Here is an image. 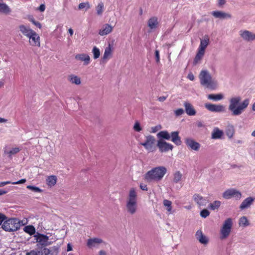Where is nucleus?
Returning <instances> with one entry per match:
<instances>
[{
	"label": "nucleus",
	"mask_w": 255,
	"mask_h": 255,
	"mask_svg": "<svg viewBox=\"0 0 255 255\" xmlns=\"http://www.w3.org/2000/svg\"><path fill=\"white\" fill-rule=\"evenodd\" d=\"M241 98L235 97L230 99L229 110L232 113L234 116L241 115L249 105L250 101L247 99L241 103Z\"/></svg>",
	"instance_id": "nucleus-1"
},
{
	"label": "nucleus",
	"mask_w": 255,
	"mask_h": 255,
	"mask_svg": "<svg viewBox=\"0 0 255 255\" xmlns=\"http://www.w3.org/2000/svg\"><path fill=\"white\" fill-rule=\"evenodd\" d=\"M166 172L167 169L164 166L154 167L144 174V179L147 182H158L163 178Z\"/></svg>",
	"instance_id": "nucleus-2"
},
{
	"label": "nucleus",
	"mask_w": 255,
	"mask_h": 255,
	"mask_svg": "<svg viewBox=\"0 0 255 255\" xmlns=\"http://www.w3.org/2000/svg\"><path fill=\"white\" fill-rule=\"evenodd\" d=\"M126 208L127 211L131 215L135 214L137 211V194L133 188H131L129 191L126 203Z\"/></svg>",
	"instance_id": "nucleus-3"
},
{
	"label": "nucleus",
	"mask_w": 255,
	"mask_h": 255,
	"mask_svg": "<svg viewBox=\"0 0 255 255\" xmlns=\"http://www.w3.org/2000/svg\"><path fill=\"white\" fill-rule=\"evenodd\" d=\"M200 83L207 88L214 90L217 87V83L212 78L211 75L206 70H202L199 76Z\"/></svg>",
	"instance_id": "nucleus-4"
},
{
	"label": "nucleus",
	"mask_w": 255,
	"mask_h": 255,
	"mask_svg": "<svg viewBox=\"0 0 255 255\" xmlns=\"http://www.w3.org/2000/svg\"><path fill=\"white\" fill-rule=\"evenodd\" d=\"M158 138L169 140L171 138V141L177 145H180L182 143L181 137L179 135L178 131H173L171 134L166 130L161 131L157 134Z\"/></svg>",
	"instance_id": "nucleus-5"
},
{
	"label": "nucleus",
	"mask_w": 255,
	"mask_h": 255,
	"mask_svg": "<svg viewBox=\"0 0 255 255\" xmlns=\"http://www.w3.org/2000/svg\"><path fill=\"white\" fill-rule=\"evenodd\" d=\"M20 227V221L15 218H11L5 221L2 225L4 230L9 232L17 231Z\"/></svg>",
	"instance_id": "nucleus-6"
},
{
	"label": "nucleus",
	"mask_w": 255,
	"mask_h": 255,
	"mask_svg": "<svg viewBox=\"0 0 255 255\" xmlns=\"http://www.w3.org/2000/svg\"><path fill=\"white\" fill-rule=\"evenodd\" d=\"M155 142L156 139L155 137L152 135H149L146 136L145 141L141 142L140 144L143 146L148 152H150L154 151L156 149Z\"/></svg>",
	"instance_id": "nucleus-7"
},
{
	"label": "nucleus",
	"mask_w": 255,
	"mask_h": 255,
	"mask_svg": "<svg viewBox=\"0 0 255 255\" xmlns=\"http://www.w3.org/2000/svg\"><path fill=\"white\" fill-rule=\"evenodd\" d=\"M233 223L231 218H228L225 220L223 227L221 230V239L227 238L230 234Z\"/></svg>",
	"instance_id": "nucleus-8"
},
{
	"label": "nucleus",
	"mask_w": 255,
	"mask_h": 255,
	"mask_svg": "<svg viewBox=\"0 0 255 255\" xmlns=\"http://www.w3.org/2000/svg\"><path fill=\"white\" fill-rule=\"evenodd\" d=\"M223 197L226 199L234 198L236 200H240L242 197V194L239 191L231 188L226 190L223 194Z\"/></svg>",
	"instance_id": "nucleus-9"
},
{
	"label": "nucleus",
	"mask_w": 255,
	"mask_h": 255,
	"mask_svg": "<svg viewBox=\"0 0 255 255\" xmlns=\"http://www.w3.org/2000/svg\"><path fill=\"white\" fill-rule=\"evenodd\" d=\"M157 146L161 152H167L170 150H172L173 148L172 144L165 141L162 139H159L158 140Z\"/></svg>",
	"instance_id": "nucleus-10"
},
{
	"label": "nucleus",
	"mask_w": 255,
	"mask_h": 255,
	"mask_svg": "<svg viewBox=\"0 0 255 255\" xmlns=\"http://www.w3.org/2000/svg\"><path fill=\"white\" fill-rule=\"evenodd\" d=\"M205 108L212 112H224L225 111V107L222 105H216L213 104H206L205 105Z\"/></svg>",
	"instance_id": "nucleus-11"
},
{
	"label": "nucleus",
	"mask_w": 255,
	"mask_h": 255,
	"mask_svg": "<svg viewBox=\"0 0 255 255\" xmlns=\"http://www.w3.org/2000/svg\"><path fill=\"white\" fill-rule=\"evenodd\" d=\"M27 38H29V43L32 46H40V39L38 34L34 31Z\"/></svg>",
	"instance_id": "nucleus-12"
},
{
	"label": "nucleus",
	"mask_w": 255,
	"mask_h": 255,
	"mask_svg": "<svg viewBox=\"0 0 255 255\" xmlns=\"http://www.w3.org/2000/svg\"><path fill=\"white\" fill-rule=\"evenodd\" d=\"M193 198L194 201L199 207H205L208 203V200L198 194H195Z\"/></svg>",
	"instance_id": "nucleus-13"
},
{
	"label": "nucleus",
	"mask_w": 255,
	"mask_h": 255,
	"mask_svg": "<svg viewBox=\"0 0 255 255\" xmlns=\"http://www.w3.org/2000/svg\"><path fill=\"white\" fill-rule=\"evenodd\" d=\"M185 143L187 146L192 150L198 151L200 148V144L191 138H186Z\"/></svg>",
	"instance_id": "nucleus-14"
},
{
	"label": "nucleus",
	"mask_w": 255,
	"mask_h": 255,
	"mask_svg": "<svg viewBox=\"0 0 255 255\" xmlns=\"http://www.w3.org/2000/svg\"><path fill=\"white\" fill-rule=\"evenodd\" d=\"M18 28L20 32L26 37H28L34 31L29 26H26L24 24L19 25Z\"/></svg>",
	"instance_id": "nucleus-15"
},
{
	"label": "nucleus",
	"mask_w": 255,
	"mask_h": 255,
	"mask_svg": "<svg viewBox=\"0 0 255 255\" xmlns=\"http://www.w3.org/2000/svg\"><path fill=\"white\" fill-rule=\"evenodd\" d=\"M103 242V240L100 238H90L87 240V246L89 248L91 249L94 247H96L98 245L102 243Z\"/></svg>",
	"instance_id": "nucleus-16"
},
{
	"label": "nucleus",
	"mask_w": 255,
	"mask_h": 255,
	"mask_svg": "<svg viewBox=\"0 0 255 255\" xmlns=\"http://www.w3.org/2000/svg\"><path fill=\"white\" fill-rule=\"evenodd\" d=\"M241 36L245 40L250 41L255 39V34L252 33L248 30L241 31Z\"/></svg>",
	"instance_id": "nucleus-17"
},
{
	"label": "nucleus",
	"mask_w": 255,
	"mask_h": 255,
	"mask_svg": "<svg viewBox=\"0 0 255 255\" xmlns=\"http://www.w3.org/2000/svg\"><path fill=\"white\" fill-rule=\"evenodd\" d=\"M186 114L189 116H194L196 114V110L193 105L189 102H185L184 103Z\"/></svg>",
	"instance_id": "nucleus-18"
},
{
	"label": "nucleus",
	"mask_w": 255,
	"mask_h": 255,
	"mask_svg": "<svg viewBox=\"0 0 255 255\" xmlns=\"http://www.w3.org/2000/svg\"><path fill=\"white\" fill-rule=\"evenodd\" d=\"M75 59L78 60H80L81 61H83L84 62V64L85 65H87L88 64H89L90 62V56L88 54L85 53L77 54L75 56Z\"/></svg>",
	"instance_id": "nucleus-19"
},
{
	"label": "nucleus",
	"mask_w": 255,
	"mask_h": 255,
	"mask_svg": "<svg viewBox=\"0 0 255 255\" xmlns=\"http://www.w3.org/2000/svg\"><path fill=\"white\" fill-rule=\"evenodd\" d=\"M212 14L216 18L221 19L230 18L232 15L230 13H226L221 11H213Z\"/></svg>",
	"instance_id": "nucleus-20"
},
{
	"label": "nucleus",
	"mask_w": 255,
	"mask_h": 255,
	"mask_svg": "<svg viewBox=\"0 0 255 255\" xmlns=\"http://www.w3.org/2000/svg\"><path fill=\"white\" fill-rule=\"evenodd\" d=\"M49 237L46 235L38 234L36 236L37 242L39 243L42 246H45L47 245Z\"/></svg>",
	"instance_id": "nucleus-21"
},
{
	"label": "nucleus",
	"mask_w": 255,
	"mask_h": 255,
	"mask_svg": "<svg viewBox=\"0 0 255 255\" xmlns=\"http://www.w3.org/2000/svg\"><path fill=\"white\" fill-rule=\"evenodd\" d=\"M112 46L109 44L105 49L104 53L102 58L103 61H104V60L109 59L112 57Z\"/></svg>",
	"instance_id": "nucleus-22"
},
{
	"label": "nucleus",
	"mask_w": 255,
	"mask_h": 255,
	"mask_svg": "<svg viewBox=\"0 0 255 255\" xmlns=\"http://www.w3.org/2000/svg\"><path fill=\"white\" fill-rule=\"evenodd\" d=\"M112 30L113 27L111 25L109 24H105L100 30L99 34L102 36L105 35L111 32Z\"/></svg>",
	"instance_id": "nucleus-23"
},
{
	"label": "nucleus",
	"mask_w": 255,
	"mask_h": 255,
	"mask_svg": "<svg viewBox=\"0 0 255 255\" xmlns=\"http://www.w3.org/2000/svg\"><path fill=\"white\" fill-rule=\"evenodd\" d=\"M196 238L199 241L204 244H206L208 242V240L206 236H205L201 230H198L196 233Z\"/></svg>",
	"instance_id": "nucleus-24"
},
{
	"label": "nucleus",
	"mask_w": 255,
	"mask_h": 255,
	"mask_svg": "<svg viewBox=\"0 0 255 255\" xmlns=\"http://www.w3.org/2000/svg\"><path fill=\"white\" fill-rule=\"evenodd\" d=\"M254 199L252 197H248L240 205V208L243 210L249 207L253 202Z\"/></svg>",
	"instance_id": "nucleus-25"
},
{
	"label": "nucleus",
	"mask_w": 255,
	"mask_h": 255,
	"mask_svg": "<svg viewBox=\"0 0 255 255\" xmlns=\"http://www.w3.org/2000/svg\"><path fill=\"white\" fill-rule=\"evenodd\" d=\"M209 39L208 36H205L203 39H201L200 44L198 49L204 51L209 44Z\"/></svg>",
	"instance_id": "nucleus-26"
},
{
	"label": "nucleus",
	"mask_w": 255,
	"mask_h": 255,
	"mask_svg": "<svg viewBox=\"0 0 255 255\" xmlns=\"http://www.w3.org/2000/svg\"><path fill=\"white\" fill-rule=\"evenodd\" d=\"M158 24V19L155 16L152 17L148 20V26L151 29L156 28Z\"/></svg>",
	"instance_id": "nucleus-27"
},
{
	"label": "nucleus",
	"mask_w": 255,
	"mask_h": 255,
	"mask_svg": "<svg viewBox=\"0 0 255 255\" xmlns=\"http://www.w3.org/2000/svg\"><path fill=\"white\" fill-rule=\"evenodd\" d=\"M57 177L55 175H50L47 177L46 182L49 187L54 186L57 182Z\"/></svg>",
	"instance_id": "nucleus-28"
},
{
	"label": "nucleus",
	"mask_w": 255,
	"mask_h": 255,
	"mask_svg": "<svg viewBox=\"0 0 255 255\" xmlns=\"http://www.w3.org/2000/svg\"><path fill=\"white\" fill-rule=\"evenodd\" d=\"M68 80L72 84L80 85L81 84V79L77 76L70 75L68 77Z\"/></svg>",
	"instance_id": "nucleus-29"
},
{
	"label": "nucleus",
	"mask_w": 255,
	"mask_h": 255,
	"mask_svg": "<svg viewBox=\"0 0 255 255\" xmlns=\"http://www.w3.org/2000/svg\"><path fill=\"white\" fill-rule=\"evenodd\" d=\"M223 132L219 128H215L212 133V137L213 139L221 138L223 135Z\"/></svg>",
	"instance_id": "nucleus-30"
},
{
	"label": "nucleus",
	"mask_w": 255,
	"mask_h": 255,
	"mask_svg": "<svg viewBox=\"0 0 255 255\" xmlns=\"http://www.w3.org/2000/svg\"><path fill=\"white\" fill-rule=\"evenodd\" d=\"M205 52L198 49V52L194 60V64H197L201 60L204 55Z\"/></svg>",
	"instance_id": "nucleus-31"
},
{
	"label": "nucleus",
	"mask_w": 255,
	"mask_h": 255,
	"mask_svg": "<svg viewBox=\"0 0 255 255\" xmlns=\"http://www.w3.org/2000/svg\"><path fill=\"white\" fill-rule=\"evenodd\" d=\"M182 174L179 171H176L173 174V182L175 183H178L181 180Z\"/></svg>",
	"instance_id": "nucleus-32"
},
{
	"label": "nucleus",
	"mask_w": 255,
	"mask_h": 255,
	"mask_svg": "<svg viewBox=\"0 0 255 255\" xmlns=\"http://www.w3.org/2000/svg\"><path fill=\"white\" fill-rule=\"evenodd\" d=\"M221 205V202L218 200L214 201L209 205V208L212 210L218 209Z\"/></svg>",
	"instance_id": "nucleus-33"
},
{
	"label": "nucleus",
	"mask_w": 255,
	"mask_h": 255,
	"mask_svg": "<svg viewBox=\"0 0 255 255\" xmlns=\"http://www.w3.org/2000/svg\"><path fill=\"white\" fill-rule=\"evenodd\" d=\"M0 12L7 14L10 12V9L5 3H0Z\"/></svg>",
	"instance_id": "nucleus-34"
},
{
	"label": "nucleus",
	"mask_w": 255,
	"mask_h": 255,
	"mask_svg": "<svg viewBox=\"0 0 255 255\" xmlns=\"http://www.w3.org/2000/svg\"><path fill=\"white\" fill-rule=\"evenodd\" d=\"M208 98L210 100H212L215 101H217L222 100L223 98V95L219 94H210L208 96Z\"/></svg>",
	"instance_id": "nucleus-35"
},
{
	"label": "nucleus",
	"mask_w": 255,
	"mask_h": 255,
	"mask_svg": "<svg viewBox=\"0 0 255 255\" xmlns=\"http://www.w3.org/2000/svg\"><path fill=\"white\" fill-rule=\"evenodd\" d=\"M239 224L240 226L247 227L249 225V222L247 218L245 216L242 217L240 220Z\"/></svg>",
	"instance_id": "nucleus-36"
},
{
	"label": "nucleus",
	"mask_w": 255,
	"mask_h": 255,
	"mask_svg": "<svg viewBox=\"0 0 255 255\" xmlns=\"http://www.w3.org/2000/svg\"><path fill=\"white\" fill-rule=\"evenodd\" d=\"M24 231L30 235H32L35 233V228L31 225L25 226L24 228Z\"/></svg>",
	"instance_id": "nucleus-37"
},
{
	"label": "nucleus",
	"mask_w": 255,
	"mask_h": 255,
	"mask_svg": "<svg viewBox=\"0 0 255 255\" xmlns=\"http://www.w3.org/2000/svg\"><path fill=\"white\" fill-rule=\"evenodd\" d=\"M20 151V149L18 147L13 148L9 151H5L4 153L8 155L9 158H11V155L18 153Z\"/></svg>",
	"instance_id": "nucleus-38"
},
{
	"label": "nucleus",
	"mask_w": 255,
	"mask_h": 255,
	"mask_svg": "<svg viewBox=\"0 0 255 255\" xmlns=\"http://www.w3.org/2000/svg\"><path fill=\"white\" fill-rule=\"evenodd\" d=\"M104 4L102 2L99 3L96 6V11L98 15H101L104 11Z\"/></svg>",
	"instance_id": "nucleus-39"
},
{
	"label": "nucleus",
	"mask_w": 255,
	"mask_h": 255,
	"mask_svg": "<svg viewBox=\"0 0 255 255\" xmlns=\"http://www.w3.org/2000/svg\"><path fill=\"white\" fill-rule=\"evenodd\" d=\"M92 53L93 54V57L95 59L98 58L100 55V51L98 48L96 46H94L92 49Z\"/></svg>",
	"instance_id": "nucleus-40"
},
{
	"label": "nucleus",
	"mask_w": 255,
	"mask_h": 255,
	"mask_svg": "<svg viewBox=\"0 0 255 255\" xmlns=\"http://www.w3.org/2000/svg\"><path fill=\"white\" fill-rule=\"evenodd\" d=\"M163 204L165 207H167V210L170 213L172 210V202L169 200H164Z\"/></svg>",
	"instance_id": "nucleus-41"
},
{
	"label": "nucleus",
	"mask_w": 255,
	"mask_h": 255,
	"mask_svg": "<svg viewBox=\"0 0 255 255\" xmlns=\"http://www.w3.org/2000/svg\"><path fill=\"white\" fill-rule=\"evenodd\" d=\"M27 188L29 190H32L33 192H35L41 193L42 192V189H40L39 188H38L37 187L33 186L32 185H28L27 186Z\"/></svg>",
	"instance_id": "nucleus-42"
},
{
	"label": "nucleus",
	"mask_w": 255,
	"mask_h": 255,
	"mask_svg": "<svg viewBox=\"0 0 255 255\" xmlns=\"http://www.w3.org/2000/svg\"><path fill=\"white\" fill-rule=\"evenodd\" d=\"M87 7V8L89 9L90 8V5L88 2H81L78 5V8L79 9H82L85 7Z\"/></svg>",
	"instance_id": "nucleus-43"
},
{
	"label": "nucleus",
	"mask_w": 255,
	"mask_h": 255,
	"mask_svg": "<svg viewBox=\"0 0 255 255\" xmlns=\"http://www.w3.org/2000/svg\"><path fill=\"white\" fill-rule=\"evenodd\" d=\"M226 134L227 136L231 138L233 137L234 134V129L233 127L229 128L226 131Z\"/></svg>",
	"instance_id": "nucleus-44"
},
{
	"label": "nucleus",
	"mask_w": 255,
	"mask_h": 255,
	"mask_svg": "<svg viewBox=\"0 0 255 255\" xmlns=\"http://www.w3.org/2000/svg\"><path fill=\"white\" fill-rule=\"evenodd\" d=\"M210 215V212L206 209L202 210L200 212V216L203 218H206Z\"/></svg>",
	"instance_id": "nucleus-45"
},
{
	"label": "nucleus",
	"mask_w": 255,
	"mask_h": 255,
	"mask_svg": "<svg viewBox=\"0 0 255 255\" xmlns=\"http://www.w3.org/2000/svg\"><path fill=\"white\" fill-rule=\"evenodd\" d=\"M133 129L135 131L139 132L141 130L140 124L138 122H136L133 126Z\"/></svg>",
	"instance_id": "nucleus-46"
},
{
	"label": "nucleus",
	"mask_w": 255,
	"mask_h": 255,
	"mask_svg": "<svg viewBox=\"0 0 255 255\" xmlns=\"http://www.w3.org/2000/svg\"><path fill=\"white\" fill-rule=\"evenodd\" d=\"M50 255H56L58 252V248L57 247H53L51 248Z\"/></svg>",
	"instance_id": "nucleus-47"
},
{
	"label": "nucleus",
	"mask_w": 255,
	"mask_h": 255,
	"mask_svg": "<svg viewBox=\"0 0 255 255\" xmlns=\"http://www.w3.org/2000/svg\"><path fill=\"white\" fill-rule=\"evenodd\" d=\"M184 111L183 109L180 108L178 109L175 111V114L176 116H179L182 115L184 113Z\"/></svg>",
	"instance_id": "nucleus-48"
},
{
	"label": "nucleus",
	"mask_w": 255,
	"mask_h": 255,
	"mask_svg": "<svg viewBox=\"0 0 255 255\" xmlns=\"http://www.w3.org/2000/svg\"><path fill=\"white\" fill-rule=\"evenodd\" d=\"M161 128V127L160 125H158L151 128V132L153 133H155L158 130Z\"/></svg>",
	"instance_id": "nucleus-49"
},
{
	"label": "nucleus",
	"mask_w": 255,
	"mask_h": 255,
	"mask_svg": "<svg viewBox=\"0 0 255 255\" xmlns=\"http://www.w3.org/2000/svg\"><path fill=\"white\" fill-rule=\"evenodd\" d=\"M139 187H140V188L142 190H143V191H147L148 190V188L147 187V185L145 184L140 183Z\"/></svg>",
	"instance_id": "nucleus-50"
},
{
	"label": "nucleus",
	"mask_w": 255,
	"mask_h": 255,
	"mask_svg": "<svg viewBox=\"0 0 255 255\" xmlns=\"http://www.w3.org/2000/svg\"><path fill=\"white\" fill-rule=\"evenodd\" d=\"M42 252V255L44 254H45V255H49V254H50V250L47 248H44Z\"/></svg>",
	"instance_id": "nucleus-51"
},
{
	"label": "nucleus",
	"mask_w": 255,
	"mask_h": 255,
	"mask_svg": "<svg viewBox=\"0 0 255 255\" xmlns=\"http://www.w3.org/2000/svg\"><path fill=\"white\" fill-rule=\"evenodd\" d=\"M26 180L25 179H22L18 181L12 182V184H20L25 183L26 182Z\"/></svg>",
	"instance_id": "nucleus-52"
},
{
	"label": "nucleus",
	"mask_w": 255,
	"mask_h": 255,
	"mask_svg": "<svg viewBox=\"0 0 255 255\" xmlns=\"http://www.w3.org/2000/svg\"><path fill=\"white\" fill-rule=\"evenodd\" d=\"M187 78L191 81H194L195 79L194 76L192 73H189L188 74Z\"/></svg>",
	"instance_id": "nucleus-53"
},
{
	"label": "nucleus",
	"mask_w": 255,
	"mask_h": 255,
	"mask_svg": "<svg viewBox=\"0 0 255 255\" xmlns=\"http://www.w3.org/2000/svg\"><path fill=\"white\" fill-rule=\"evenodd\" d=\"M26 255H38V254L36 251L32 250L29 253H27Z\"/></svg>",
	"instance_id": "nucleus-54"
},
{
	"label": "nucleus",
	"mask_w": 255,
	"mask_h": 255,
	"mask_svg": "<svg viewBox=\"0 0 255 255\" xmlns=\"http://www.w3.org/2000/svg\"><path fill=\"white\" fill-rule=\"evenodd\" d=\"M167 98V96H161V97H158V100L160 102H163L166 100Z\"/></svg>",
	"instance_id": "nucleus-55"
},
{
	"label": "nucleus",
	"mask_w": 255,
	"mask_h": 255,
	"mask_svg": "<svg viewBox=\"0 0 255 255\" xmlns=\"http://www.w3.org/2000/svg\"><path fill=\"white\" fill-rule=\"evenodd\" d=\"M155 57L156 62H158L159 61L160 58H159V52L158 50L155 51Z\"/></svg>",
	"instance_id": "nucleus-56"
},
{
	"label": "nucleus",
	"mask_w": 255,
	"mask_h": 255,
	"mask_svg": "<svg viewBox=\"0 0 255 255\" xmlns=\"http://www.w3.org/2000/svg\"><path fill=\"white\" fill-rule=\"evenodd\" d=\"M12 183L10 181L1 182L0 183V187H3L6 184H12Z\"/></svg>",
	"instance_id": "nucleus-57"
},
{
	"label": "nucleus",
	"mask_w": 255,
	"mask_h": 255,
	"mask_svg": "<svg viewBox=\"0 0 255 255\" xmlns=\"http://www.w3.org/2000/svg\"><path fill=\"white\" fill-rule=\"evenodd\" d=\"M5 218L6 217L4 215L0 214V225H1L2 222L4 220Z\"/></svg>",
	"instance_id": "nucleus-58"
},
{
	"label": "nucleus",
	"mask_w": 255,
	"mask_h": 255,
	"mask_svg": "<svg viewBox=\"0 0 255 255\" xmlns=\"http://www.w3.org/2000/svg\"><path fill=\"white\" fill-rule=\"evenodd\" d=\"M33 24L40 29L42 27L41 23L38 21H35Z\"/></svg>",
	"instance_id": "nucleus-59"
},
{
	"label": "nucleus",
	"mask_w": 255,
	"mask_h": 255,
	"mask_svg": "<svg viewBox=\"0 0 255 255\" xmlns=\"http://www.w3.org/2000/svg\"><path fill=\"white\" fill-rule=\"evenodd\" d=\"M226 3L225 0H218V5L219 6H222Z\"/></svg>",
	"instance_id": "nucleus-60"
},
{
	"label": "nucleus",
	"mask_w": 255,
	"mask_h": 255,
	"mask_svg": "<svg viewBox=\"0 0 255 255\" xmlns=\"http://www.w3.org/2000/svg\"><path fill=\"white\" fill-rule=\"evenodd\" d=\"M45 9V6L44 4H41L40 6L39 7V9L40 11H44Z\"/></svg>",
	"instance_id": "nucleus-61"
},
{
	"label": "nucleus",
	"mask_w": 255,
	"mask_h": 255,
	"mask_svg": "<svg viewBox=\"0 0 255 255\" xmlns=\"http://www.w3.org/2000/svg\"><path fill=\"white\" fill-rule=\"evenodd\" d=\"M72 250V247L71 246V245L70 244H68L67 245V252H69V251H71Z\"/></svg>",
	"instance_id": "nucleus-62"
},
{
	"label": "nucleus",
	"mask_w": 255,
	"mask_h": 255,
	"mask_svg": "<svg viewBox=\"0 0 255 255\" xmlns=\"http://www.w3.org/2000/svg\"><path fill=\"white\" fill-rule=\"evenodd\" d=\"M99 255H107L105 251L101 250L99 252Z\"/></svg>",
	"instance_id": "nucleus-63"
},
{
	"label": "nucleus",
	"mask_w": 255,
	"mask_h": 255,
	"mask_svg": "<svg viewBox=\"0 0 255 255\" xmlns=\"http://www.w3.org/2000/svg\"><path fill=\"white\" fill-rule=\"evenodd\" d=\"M28 19L32 23H33L35 21V19H34V18L32 16L29 17Z\"/></svg>",
	"instance_id": "nucleus-64"
}]
</instances>
